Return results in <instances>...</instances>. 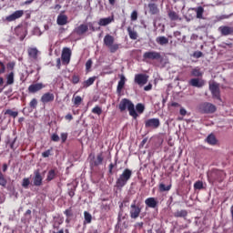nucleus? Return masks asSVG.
Here are the masks:
<instances>
[{"label": "nucleus", "instance_id": "f257e3e1", "mask_svg": "<svg viewBox=\"0 0 233 233\" xmlns=\"http://www.w3.org/2000/svg\"><path fill=\"white\" fill-rule=\"evenodd\" d=\"M118 109L120 112H125V110H128L129 116H131L132 118L137 119V112L136 111V106H134V103L130 101L127 98H123L119 105H118Z\"/></svg>", "mask_w": 233, "mask_h": 233}, {"label": "nucleus", "instance_id": "f03ea898", "mask_svg": "<svg viewBox=\"0 0 233 233\" xmlns=\"http://www.w3.org/2000/svg\"><path fill=\"white\" fill-rule=\"evenodd\" d=\"M132 177V170L126 168L122 172V174L119 175L116 181V187L121 190L123 187H125L128 181H130V178Z\"/></svg>", "mask_w": 233, "mask_h": 233}, {"label": "nucleus", "instance_id": "7ed1b4c3", "mask_svg": "<svg viewBox=\"0 0 233 233\" xmlns=\"http://www.w3.org/2000/svg\"><path fill=\"white\" fill-rule=\"evenodd\" d=\"M115 38L112 35H106L104 37V45L109 49L111 54H116L121 47V44H114Z\"/></svg>", "mask_w": 233, "mask_h": 233}, {"label": "nucleus", "instance_id": "20e7f679", "mask_svg": "<svg viewBox=\"0 0 233 233\" xmlns=\"http://www.w3.org/2000/svg\"><path fill=\"white\" fill-rule=\"evenodd\" d=\"M143 59L145 61H162L163 56L161 53L157 51H147L143 54Z\"/></svg>", "mask_w": 233, "mask_h": 233}, {"label": "nucleus", "instance_id": "39448f33", "mask_svg": "<svg viewBox=\"0 0 233 233\" xmlns=\"http://www.w3.org/2000/svg\"><path fill=\"white\" fill-rule=\"evenodd\" d=\"M209 90L214 99H218V101H221V91L219 89V84L216 82L209 84Z\"/></svg>", "mask_w": 233, "mask_h": 233}, {"label": "nucleus", "instance_id": "423d86ee", "mask_svg": "<svg viewBox=\"0 0 233 233\" xmlns=\"http://www.w3.org/2000/svg\"><path fill=\"white\" fill-rule=\"evenodd\" d=\"M136 203L137 201L134 200L130 206L129 216L131 219H137V218H139V215L141 214V208Z\"/></svg>", "mask_w": 233, "mask_h": 233}, {"label": "nucleus", "instance_id": "0eeeda50", "mask_svg": "<svg viewBox=\"0 0 233 233\" xmlns=\"http://www.w3.org/2000/svg\"><path fill=\"white\" fill-rule=\"evenodd\" d=\"M135 83L138 85V86H145L147 83H148V75L146 74H137L135 75Z\"/></svg>", "mask_w": 233, "mask_h": 233}, {"label": "nucleus", "instance_id": "6e6552de", "mask_svg": "<svg viewBox=\"0 0 233 233\" xmlns=\"http://www.w3.org/2000/svg\"><path fill=\"white\" fill-rule=\"evenodd\" d=\"M70 57H72V50L68 47H64L61 56L63 65H69Z\"/></svg>", "mask_w": 233, "mask_h": 233}, {"label": "nucleus", "instance_id": "1a4fd4ad", "mask_svg": "<svg viewBox=\"0 0 233 233\" xmlns=\"http://www.w3.org/2000/svg\"><path fill=\"white\" fill-rule=\"evenodd\" d=\"M161 125V122L159 121V118H149L145 121V127L146 128H159Z\"/></svg>", "mask_w": 233, "mask_h": 233}, {"label": "nucleus", "instance_id": "9d476101", "mask_svg": "<svg viewBox=\"0 0 233 233\" xmlns=\"http://www.w3.org/2000/svg\"><path fill=\"white\" fill-rule=\"evenodd\" d=\"M33 185L34 187H41L43 185V176H41L39 169L34 171Z\"/></svg>", "mask_w": 233, "mask_h": 233}, {"label": "nucleus", "instance_id": "9b49d317", "mask_svg": "<svg viewBox=\"0 0 233 233\" xmlns=\"http://www.w3.org/2000/svg\"><path fill=\"white\" fill-rule=\"evenodd\" d=\"M105 157L103 156V152H100L96 155V157L93 156V159L90 161L91 167H99V165H103V161Z\"/></svg>", "mask_w": 233, "mask_h": 233}, {"label": "nucleus", "instance_id": "f8f14e48", "mask_svg": "<svg viewBox=\"0 0 233 233\" xmlns=\"http://www.w3.org/2000/svg\"><path fill=\"white\" fill-rule=\"evenodd\" d=\"M25 15V12L23 10H17L15 11L13 14L7 15L5 17V20L8 21V23H12V21H15L16 19H20V17H23Z\"/></svg>", "mask_w": 233, "mask_h": 233}, {"label": "nucleus", "instance_id": "ddd939ff", "mask_svg": "<svg viewBox=\"0 0 233 233\" xmlns=\"http://www.w3.org/2000/svg\"><path fill=\"white\" fill-rule=\"evenodd\" d=\"M54 99H56V96H54L53 93L47 92L42 95L40 101L44 105H46L47 103H52L54 102Z\"/></svg>", "mask_w": 233, "mask_h": 233}, {"label": "nucleus", "instance_id": "4468645a", "mask_svg": "<svg viewBox=\"0 0 233 233\" xmlns=\"http://www.w3.org/2000/svg\"><path fill=\"white\" fill-rule=\"evenodd\" d=\"M217 108H216V106H214V104L204 103L202 105V111L204 114H214Z\"/></svg>", "mask_w": 233, "mask_h": 233}, {"label": "nucleus", "instance_id": "2eb2a0df", "mask_svg": "<svg viewBox=\"0 0 233 233\" xmlns=\"http://www.w3.org/2000/svg\"><path fill=\"white\" fill-rule=\"evenodd\" d=\"M43 88H45V85H43V83L32 84L28 86V92L29 94H35L40 90H43Z\"/></svg>", "mask_w": 233, "mask_h": 233}, {"label": "nucleus", "instance_id": "dca6fc26", "mask_svg": "<svg viewBox=\"0 0 233 233\" xmlns=\"http://www.w3.org/2000/svg\"><path fill=\"white\" fill-rule=\"evenodd\" d=\"M218 32L221 35H233V27L228 25H221L218 27Z\"/></svg>", "mask_w": 233, "mask_h": 233}, {"label": "nucleus", "instance_id": "f3484780", "mask_svg": "<svg viewBox=\"0 0 233 233\" xmlns=\"http://www.w3.org/2000/svg\"><path fill=\"white\" fill-rule=\"evenodd\" d=\"M88 32V24H81L75 28V34L76 35H85Z\"/></svg>", "mask_w": 233, "mask_h": 233}, {"label": "nucleus", "instance_id": "a211bd4d", "mask_svg": "<svg viewBox=\"0 0 233 233\" xmlns=\"http://www.w3.org/2000/svg\"><path fill=\"white\" fill-rule=\"evenodd\" d=\"M188 84L190 86H195L196 88H203V86H205V80L199 78H192L189 80Z\"/></svg>", "mask_w": 233, "mask_h": 233}, {"label": "nucleus", "instance_id": "6ab92c4d", "mask_svg": "<svg viewBox=\"0 0 233 233\" xmlns=\"http://www.w3.org/2000/svg\"><path fill=\"white\" fill-rule=\"evenodd\" d=\"M56 24L59 26H65V25H68V16L65 14H59L56 18Z\"/></svg>", "mask_w": 233, "mask_h": 233}, {"label": "nucleus", "instance_id": "aec40b11", "mask_svg": "<svg viewBox=\"0 0 233 233\" xmlns=\"http://www.w3.org/2000/svg\"><path fill=\"white\" fill-rule=\"evenodd\" d=\"M114 15L106 17V18H100L98 21L99 26H108V25L114 23Z\"/></svg>", "mask_w": 233, "mask_h": 233}, {"label": "nucleus", "instance_id": "412c9836", "mask_svg": "<svg viewBox=\"0 0 233 233\" xmlns=\"http://www.w3.org/2000/svg\"><path fill=\"white\" fill-rule=\"evenodd\" d=\"M58 172H59V171H57L56 168L50 169V170L47 172V176H46V181L47 183H50V181H54V179H56V178L57 177Z\"/></svg>", "mask_w": 233, "mask_h": 233}, {"label": "nucleus", "instance_id": "4be33fe9", "mask_svg": "<svg viewBox=\"0 0 233 233\" xmlns=\"http://www.w3.org/2000/svg\"><path fill=\"white\" fill-rule=\"evenodd\" d=\"M27 54L31 59H34L35 61H36L37 56L39 54V50H37V47H29L27 49Z\"/></svg>", "mask_w": 233, "mask_h": 233}, {"label": "nucleus", "instance_id": "5701e85b", "mask_svg": "<svg viewBox=\"0 0 233 233\" xmlns=\"http://www.w3.org/2000/svg\"><path fill=\"white\" fill-rule=\"evenodd\" d=\"M145 204L148 208H156L157 207V200L155 198H147Z\"/></svg>", "mask_w": 233, "mask_h": 233}, {"label": "nucleus", "instance_id": "b1692460", "mask_svg": "<svg viewBox=\"0 0 233 233\" xmlns=\"http://www.w3.org/2000/svg\"><path fill=\"white\" fill-rule=\"evenodd\" d=\"M127 82V78L122 75L120 76V80L118 81L116 92L117 94H121L123 88H125V83Z\"/></svg>", "mask_w": 233, "mask_h": 233}, {"label": "nucleus", "instance_id": "393cba45", "mask_svg": "<svg viewBox=\"0 0 233 233\" xmlns=\"http://www.w3.org/2000/svg\"><path fill=\"white\" fill-rule=\"evenodd\" d=\"M148 8L151 15H157V14H159V8H157V5L148 4Z\"/></svg>", "mask_w": 233, "mask_h": 233}, {"label": "nucleus", "instance_id": "a878e982", "mask_svg": "<svg viewBox=\"0 0 233 233\" xmlns=\"http://www.w3.org/2000/svg\"><path fill=\"white\" fill-rule=\"evenodd\" d=\"M206 141L208 145L214 146L218 144V138H216V136L214 134H210L206 138Z\"/></svg>", "mask_w": 233, "mask_h": 233}, {"label": "nucleus", "instance_id": "bb28decb", "mask_svg": "<svg viewBox=\"0 0 233 233\" xmlns=\"http://www.w3.org/2000/svg\"><path fill=\"white\" fill-rule=\"evenodd\" d=\"M156 42L157 45H160V46H165V45H168V38L167 36H157Z\"/></svg>", "mask_w": 233, "mask_h": 233}, {"label": "nucleus", "instance_id": "cd10ccee", "mask_svg": "<svg viewBox=\"0 0 233 233\" xmlns=\"http://www.w3.org/2000/svg\"><path fill=\"white\" fill-rule=\"evenodd\" d=\"M187 216H188V211H187V209H181V210H177L174 213V217L175 218H187Z\"/></svg>", "mask_w": 233, "mask_h": 233}, {"label": "nucleus", "instance_id": "c85d7f7f", "mask_svg": "<svg viewBox=\"0 0 233 233\" xmlns=\"http://www.w3.org/2000/svg\"><path fill=\"white\" fill-rule=\"evenodd\" d=\"M192 77H203V72L198 67L193 68L191 70Z\"/></svg>", "mask_w": 233, "mask_h": 233}, {"label": "nucleus", "instance_id": "c756f323", "mask_svg": "<svg viewBox=\"0 0 233 233\" xmlns=\"http://www.w3.org/2000/svg\"><path fill=\"white\" fill-rule=\"evenodd\" d=\"M84 218H85L84 225H88L92 223V215L89 212L87 211L84 212Z\"/></svg>", "mask_w": 233, "mask_h": 233}, {"label": "nucleus", "instance_id": "7c9ffc66", "mask_svg": "<svg viewBox=\"0 0 233 233\" xmlns=\"http://www.w3.org/2000/svg\"><path fill=\"white\" fill-rule=\"evenodd\" d=\"M96 76L89 77L87 80L83 82L84 88H88V86H92V84L95 83Z\"/></svg>", "mask_w": 233, "mask_h": 233}, {"label": "nucleus", "instance_id": "2f4dec72", "mask_svg": "<svg viewBox=\"0 0 233 233\" xmlns=\"http://www.w3.org/2000/svg\"><path fill=\"white\" fill-rule=\"evenodd\" d=\"M127 33L128 35L130 37V39H133L134 41H136V39H137V32L132 30V27H127Z\"/></svg>", "mask_w": 233, "mask_h": 233}, {"label": "nucleus", "instance_id": "473e14b6", "mask_svg": "<svg viewBox=\"0 0 233 233\" xmlns=\"http://www.w3.org/2000/svg\"><path fill=\"white\" fill-rule=\"evenodd\" d=\"M4 115L5 116H10V117H17V116H19V112L17 111H12V109H6L5 112H4Z\"/></svg>", "mask_w": 233, "mask_h": 233}, {"label": "nucleus", "instance_id": "72a5a7b5", "mask_svg": "<svg viewBox=\"0 0 233 233\" xmlns=\"http://www.w3.org/2000/svg\"><path fill=\"white\" fill-rule=\"evenodd\" d=\"M168 17L170 21H177L178 19H181L179 18V15H177V13H176L175 11H169Z\"/></svg>", "mask_w": 233, "mask_h": 233}, {"label": "nucleus", "instance_id": "f704fd0d", "mask_svg": "<svg viewBox=\"0 0 233 233\" xmlns=\"http://www.w3.org/2000/svg\"><path fill=\"white\" fill-rule=\"evenodd\" d=\"M14 72H11L9 73L7 76H6V86H10V85H14Z\"/></svg>", "mask_w": 233, "mask_h": 233}, {"label": "nucleus", "instance_id": "c9c22d12", "mask_svg": "<svg viewBox=\"0 0 233 233\" xmlns=\"http://www.w3.org/2000/svg\"><path fill=\"white\" fill-rule=\"evenodd\" d=\"M158 188H159V192H168V190L172 188V185L166 186L165 184L160 183L158 186Z\"/></svg>", "mask_w": 233, "mask_h": 233}, {"label": "nucleus", "instance_id": "e433bc0d", "mask_svg": "<svg viewBox=\"0 0 233 233\" xmlns=\"http://www.w3.org/2000/svg\"><path fill=\"white\" fill-rule=\"evenodd\" d=\"M197 12V19H203V14L205 13V8L203 6H198L196 9Z\"/></svg>", "mask_w": 233, "mask_h": 233}, {"label": "nucleus", "instance_id": "4c0bfd02", "mask_svg": "<svg viewBox=\"0 0 233 233\" xmlns=\"http://www.w3.org/2000/svg\"><path fill=\"white\" fill-rule=\"evenodd\" d=\"M213 176L215 177L216 181H221V177H223V171L216 170L213 172Z\"/></svg>", "mask_w": 233, "mask_h": 233}, {"label": "nucleus", "instance_id": "58836bf2", "mask_svg": "<svg viewBox=\"0 0 233 233\" xmlns=\"http://www.w3.org/2000/svg\"><path fill=\"white\" fill-rule=\"evenodd\" d=\"M8 181L5 177V175L0 171V187H6Z\"/></svg>", "mask_w": 233, "mask_h": 233}, {"label": "nucleus", "instance_id": "ea45409f", "mask_svg": "<svg viewBox=\"0 0 233 233\" xmlns=\"http://www.w3.org/2000/svg\"><path fill=\"white\" fill-rule=\"evenodd\" d=\"M136 110L138 114H143L145 112V105L141 103L137 104Z\"/></svg>", "mask_w": 233, "mask_h": 233}, {"label": "nucleus", "instance_id": "a19ab883", "mask_svg": "<svg viewBox=\"0 0 233 233\" xmlns=\"http://www.w3.org/2000/svg\"><path fill=\"white\" fill-rule=\"evenodd\" d=\"M29 108H31L32 110H35L37 108V99L36 98H33L29 102Z\"/></svg>", "mask_w": 233, "mask_h": 233}, {"label": "nucleus", "instance_id": "79ce46f5", "mask_svg": "<svg viewBox=\"0 0 233 233\" xmlns=\"http://www.w3.org/2000/svg\"><path fill=\"white\" fill-rule=\"evenodd\" d=\"M92 113L96 114L97 116H101V114H103V109L99 106H96L92 109Z\"/></svg>", "mask_w": 233, "mask_h": 233}, {"label": "nucleus", "instance_id": "37998d69", "mask_svg": "<svg viewBox=\"0 0 233 233\" xmlns=\"http://www.w3.org/2000/svg\"><path fill=\"white\" fill-rule=\"evenodd\" d=\"M29 186H30V178H28V177L23 178V180H22L23 188H28Z\"/></svg>", "mask_w": 233, "mask_h": 233}, {"label": "nucleus", "instance_id": "c03bdc74", "mask_svg": "<svg viewBox=\"0 0 233 233\" xmlns=\"http://www.w3.org/2000/svg\"><path fill=\"white\" fill-rule=\"evenodd\" d=\"M194 188H195V190H201V189H203V181L198 180V181L195 182Z\"/></svg>", "mask_w": 233, "mask_h": 233}, {"label": "nucleus", "instance_id": "a18cd8bd", "mask_svg": "<svg viewBox=\"0 0 233 233\" xmlns=\"http://www.w3.org/2000/svg\"><path fill=\"white\" fill-rule=\"evenodd\" d=\"M87 25L89 26V29L91 30V32H97V31L101 30V27H100V26L95 27V26H94V24H93L92 22H89V23L87 24Z\"/></svg>", "mask_w": 233, "mask_h": 233}, {"label": "nucleus", "instance_id": "49530a36", "mask_svg": "<svg viewBox=\"0 0 233 233\" xmlns=\"http://www.w3.org/2000/svg\"><path fill=\"white\" fill-rule=\"evenodd\" d=\"M52 150H53L52 147L50 149L46 150L45 152L42 153V157H50V156H52Z\"/></svg>", "mask_w": 233, "mask_h": 233}, {"label": "nucleus", "instance_id": "de8ad7c7", "mask_svg": "<svg viewBox=\"0 0 233 233\" xmlns=\"http://www.w3.org/2000/svg\"><path fill=\"white\" fill-rule=\"evenodd\" d=\"M64 214H65V216H66V218H72V216H74V213H72V208L66 209L64 211Z\"/></svg>", "mask_w": 233, "mask_h": 233}, {"label": "nucleus", "instance_id": "09e8293b", "mask_svg": "<svg viewBox=\"0 0 233 233\" xmlns=\"http://www.w3.org/2000/svg\"><path fill=\"white\" fill-rule=\"evenodd\" d=\"M79 81H80L79 76L74 75L72 76L71 82L73 83V85H77V83H79Z\"/></svg>", "mask_w": 233, "mask_h": 233}, {"label": "nucleus", "instance_id": "8fccbe9b", "mask_svg": "<svg viewBox=\"0 0 233 233\" xmlns=\"http://www.w3.org/2000/svg\"><path fill=\"white\" fill-rule=\"evenodd\" d=\"M82 102L83 98H81L79 96H76L74 99V105H81Z\"/></svg>", "mask_w": 233, "mask_h": 233}, {"label": "nucleus", "instance_id": "3c124183", "mask_svg": "<svg viewBox=\"0 0 233 233\" xmlns=\"http://www.w3.org/2000/svg\"><path fill=\"white\" fill-rule=\"evenodd\" d=\"M51 139L55 142V143H57L59 141V135L58 134H56L54 133L52 136H51Z\"/></svg>", "mask_w": 233, "mask_h": 233}, {"label": "nucleus", "instance_id": "603ef678", "mask_svg": "<svg viewBox=\"0 0 233 233\" xmlns=\"http://www.w3.org/2000/svg\"><path fill=\"white\" fill-rule=\"evenodd\" d=\"M0 75L1 74H5V72H6V66H5V64L3 62L0 61Z\"/></svg>", "mask_w": 233, "mask_h": 233}, {"label": "nucleus", "instance_id": "864d4df0", "mask_svg": "<svg viewBox=\"0 0 233 233\" xmlns=\"http://www.w3.org/2000/svg\"><path fill=\"white\" fill-rule=\"evenodd\" d=\"M66 139H68V134L67 133H62L61 134V141H62V143H66Z\"/></svg>", "mask_w": 233, "mask_h": 233}, {"label": "nucleus", "instance_id": "5fc2aeb1", "mask_svg": "<svg viewBox=\"0 0 233 233\" xmlns=\"http://www.w3.org/2000/svg\"><path fill=\"white\" fill-rule=\"evenodd\" d=\"M131 21H137V11H133L131 13Z\"/></svg>", "mask_w": 233, "mask_h": 233}, {"label": "nucleus", "instance_id": "6e6d98bb", "mask_svg": "<svg viewBox=\"0 0 233 233\" xmlns=\"http://www.w3.org/2000/svg\"><path fill=\"white\" fill-rule=\"evenodd\" d=\"M92 68V59H88L86 63V70H90Z\"/></svg>", "mask_w": 233, "mask_h": 233}, {"label": "nucleus", "instance_id": "4d7b16f0", "mask_svg": "<svg viewBox=\"0 0 233 233\" xmlns=\"http://www.w3.org/2000/svg\"><path fill=\"white\" fill-rule=\"evenodd\" d=\"M194 57H196L197 59H199V57H203V52L201 51H197L193 54Z\"/></svg>", "mask_w": 233, "mask_h": 233}, {"label": "nucleus", "instance_id": "13d9d810", "mask_svg": "<svg viewBox=\"0 0 233 233\" xmlns=\"http://www.w3.org/2000/svg\"><path fill=\"white\" fill-rule=\"evenodd\" d=\"M7 68H8L9 70H14V68H15V62H9V63L7 64Z\"/></svg>", "mask_w": 233, "mask_h": 233}, {"label": "nucleus", "instance_id": "bf43d9fd", "mask_svg": "<svg viewBox=\"0 0 233 233\" xmlns=\"http://www.w3.org/2000/svg\"><path fill=\"white\" fill-rule=\"evenodd\" d=\"M68 196L70 198H74V196H76V189H70L68 192Z\"/></svg>", "mask_w": 233, "mask_h": 233}, {"label": "nucleus", "instance_id": "052dcab7", "mask_svg": "<svg viewBox=\"0 0 233 233\" xmlns=\"http://www.w3.org/2000/svg\"><path fill=\"white\" fill-rule=\"evenodd\" d=\"M180 116H187V109L181 107L179 111Z\"/></svg>", "mask_w": 233, "mask_h": 233}, {"label": "nucleus", "instance_id": "680f3d73", "mask_svg": "<svg viewBox=\"0 0 233 233\" xmlns=\"http://www.w3.org/2000/svg\"><path fill=\"white\" fill-rule=\"evenodd\" d=\"M144 90L146 92H148V90H152V84H149L144 87Z\"/></svg>", "mask_w": 233, "mask_h": 233}, {"label": "nucleus", "instance_id": "e2e57ef3", "mask_svg": "<svg viewBox=\"0 0 233 233\" xmlns=\"http://www.w3.org/2000/svg\"><path fill=\"white\" fill-rule=\"evenodd\" d=\"M66 119H67V121H72L74 119V116H72V114H67L66 116Z\"/></svg>", "mask_w": 233, "mask_h": 233}, {"label": "nucleus", "instance_id": "0e129e2a", "mask_svg": "<svg viewBox=\"0 0 233 233\" xmlns=\"http://www.w3.org/2000/svg\"><path fill=\"white\" fill-rule=\"evenodd\" d=\"M56 67L59 69L61 68V58L56 59Z\"/></svg>", "mask_w": 233, "mask_h": 233}, {"label": "nucleus", "instance_id": "69168bd1", "mask_svg": "<svg viewBox=\"0 0 233 233\" xmlns=\"http://www.w3.org/2000/svg\"><path fill=\"white\" fill-rule=\"evenodd\" d=\"M20 81H22V83H25V81H26V77H25V74H21L20 75Z\"/></svg>", "mask_w": 233, "mask_h": 233}, {"label": "nucleus", "instance_id": "338daca9", "mask_svg": "<svg viewBox=\"0 0 233 233\" xmlns=\"http://www.w3.org/2000/svg\"><path fill=\"white\" fill-rule=\"evenodd\" d=\"M8 170V165L3 164V172H6Z\"/></svg>", "mask_w": 233, "mask_h": 233}, {"label": "nucleus", "instance_id": "774afa93", "mask_svg": "<svg viewBox=\"0 0 233 233\" xmlns=\"http://www.w3.org/2000/svg\"><path fill=\"white\" fill-rule=\"evenodd\" d=\"M143 222H137V224H136V227H138L139 228H143Z\"/></svg>", "mask_w": 233, "mask_h": 233}]
</instances>
